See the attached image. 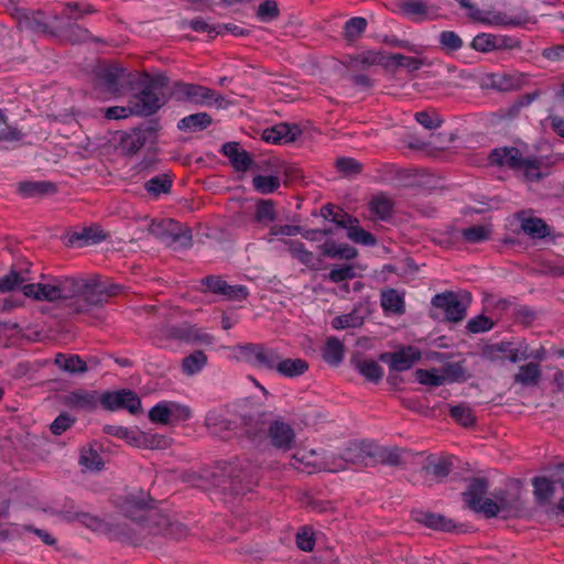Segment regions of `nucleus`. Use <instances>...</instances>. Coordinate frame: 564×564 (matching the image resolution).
<instances>
[{"label": "nucleus", "mask_w": 564, "mask_h": 564, "mask_svg": "<svg viewBox=\"0 0 564 564\" xmlns=\"http://www.w3.org/2000/svg\"><path fill=\"white\" fill-rule=\"evenodd\" d=\"M358 372L371 382H379L382 379L383 371L379 364L371 359H359L354 361Z\"/></svg>", "instance_id": "obj_46"}, {"label": "nucleus", "mask_w": 564, "mask_h": 564, "mask_svg": "<svg viewBox=\"0 0 564 564\" xmlns=\"http://www.w3.org/2000/svg\"><path fill=\"white\" fill-rule=\"evenodd\" d=\"M424 468L434 477L443 479L449 475L452 470V463L447 458H437L434 460H430Z\"/></svg>", "instance_id": "obj_63"}, {"label": "nucleus", "mask_w": 564, "mask_h": 564, "mask_svg": "<svg viewBox=\"0 0 564 564\" xmlns=\"http://www.w3.org/2000/svg\"><path fill=\"white\" fill-rule=\"evenodd\" d=\"M54 281L56 290V301H63L61 307L68 313L66 303L70 301H76L77 299L80 297V290H83V280L75 278H64L62 280L55 279Z\"/></svg>", "instance_id": "obj_24"}, {"label": "nucleus", "mask_w": 564, "mask_h": 564, "mask_svg": "<svg viewBox=\"0 0 564 564\" xmlns=\"http://www.w3.org/2000/svg\"><path fill=\"white\" fill-rule=\"evenodd\" d=\"M300 134V129L293 124L279 123L267 128L261 132V140L272 144H285L295 141Z\"/></svg>", "instance_id": "obj_22"}, {"label": "nucleus", "mask_w": 564, "mask_h": 564, "mask_svg": "<svg viewBox=\"0 0 564 564\" xmlns=\"http://www.w3.org/2000/svg\"><path fill=\"white\" fill-rule=\"evenodd\" d=\"M488 488L489 485L486 478H473L466 491L463 492V498L470 510L482 513L486 518H494L497 517L498 511L494 500L484 499Z\"/></svg>", "instance_id": "obj_9"}, {"label": "nucleus", "mask_w": 564, "mask_h": 564, "mask_svg": "<svg viewBox=\"0 0 564 564\" xmlns=\"http://www.w3.org/2000/svg\"><path fill=\"white\" fill-rule=\"evenodd\" d=\"M80 297L66 303L68 314H82L90 306H101L107 303V293L104 283L98 280L85 281L82 283Z\"/></svg>", "instance_id": "obj_12"}, {"label": "nucleus", "mask_w": 564, "mask_h": 564, "mask_svg": "<svg viewBox=\"0 0 564 564\" xmlns=\"http://www.w3.org/2000/svg\"><path fill=\"white\" fill-rule=\"evenodd\" d=\"M347 236L350 240H352L356 243H360L364 246H373L376 245V238L373 235L357 224H350L347 228Z\"/></svg>", "instance_id": "obj_59"}, {"label": "nucleus", "mask_w": 564, "mask_h": 564, "mask_svg": "<svg viewBox=\"0 0 564 564\" xmlns=\"http://www.w3.org/2000/svg\"><path fill=\"white\" fill-rule=\"evenodd\" d=\"M106 238V235L100 229H94L91 227L83 229L80 232H74L69 242L74 243L75 241L83 240L85 243H97Z\"/></svg>", "instance_id": "obj_64"}, {"label": "nucleus", "mask_w": 564, "mask_h": 564, "mask_svg": "<svg viewBox=\"0 0 564 564\" xmlns=\"http://www.w3.org/2000/svg\"><path fill=\"white\" fill-rule=\"evenodd\" d=\"M155 336L160 340H180L184 343H205L212 344L213 336L200 333L198 328L191 325L188 322H183L178 325H171L169 323L162 324L156 327Z\"/></svg>", "instance_id": "obj_10"}, {"label": "nucleus", "mask_w": 564, "mask_h": 564, "mask_svg": "<svg viewBox=\"0 0 564 564\" xmlns=\"http://www.w3.org/2000/svg\"><path fill=\"white\" fill-rule=\"evenodd\" d=\"M413 518L416 522L434 530L451 532L455 528L452 519L438 513L419 510L413 512Z\"/></svg>", "instance_id": "obj_28"}, {"label": "nucleus", "mask_w": 564, "mask_h": 564, "mask_svg": "<svg viewBox=\"0 0 564 564\" xmlns=\"http://www.w3.org/2000/svg\"><path fill=\"white\" fill-rule=\"evenodd\" d=\"M66 36L67 39L73 43H84V42H87V41H93V42H96V43H100L102 42L101 39L99 37H96V36H93L90 34V32L78 25V24H69L67 28H66Z\"/></svg>", "instance_id": "obj_55"}, {"label": "nucleus", "mask_w": 564, "mask_h": 564, "mask_svg": "<svg viewBox=\"0 0 564 564\" xmlns=\"http://www.w3.org/2000/svg\"><path fill=\"white\" fill-rule=\"evenodd\" d=\"M220 152L228 158L231 166L237 172H247V151L240 150L239 142H226L221 145Z\"/></svg>", "instance_id": "obj_33"}, {"label": "nucleus", "mask_w": 564, "mask_h": 564, "mask_svg": "<svg viewBox=\"0 0 564 564\" xmlns=\"http://www.w3.org/2000/svg\"><path fill=\"white\" fill-rule=\"evenodd\" d=\"M438 43L446 53L456 52L463 46V40L454 31H442L438 35Z\"/></svg>", "instance_id": "obj_57"}, {"label": "nucleus", "mask_w": 564, "mask_h": 564, "mask_svg": "<svg viewBox=\"0 0 564 564\" xmlns=\"http://www.w3.org/2000/svg\"><path fill=\"white\" fill-rule=\"evenodd\" d=\"M368 22L362 17H355L346 21L344 25V35L348 41L358 39L365 31Z\"/></svg>", "instance_id": "obj_56"}, {"label": "nucleus", "mask_w": 564, "mask_h": 564, "mask_svg": "<svg viewBox=\"0 0 564 564\" xmlns=\"http://www.w3.org/2000/svg\"><path fill=\"white\" fill-rule=\"evenodd\" d=\"M358 448H347L344 455L337 456L333 453H318L315 449L299 451L290 460V466L302 473L313 474L316 471L337 473L344 470L348 466V462H352L351 453Z\"/></svg>", "instance_id": "obj_3"}, {"label": "nucleus", "mask_w": 564, "mask_h": 564, "mask_svg": "<svg viewBox=\"0 0 564 564\" xmlns=\"http://www.w3.org/2000/svg\"><path fill=\"white\" fill-rule=\"evenodd\" d=\"M257 1L258 0H249V2L253 3L256 17L259 21L271 22L279 17L280 10L275 0H262L256 4Z\"/></svg>", "instance_id": "obj_44"}, {"label": "nucleus", "mask_w": 564, "mask_h": 564, "mask_svg": "<svg viewBox=\"0 0 564 564\" xmlns=\"http://www.w3.org/2000/svg\"><path fill=\"white\" fill-rule=\"evenodd\" d=\"M226 218L228 225L234 227H242L247 220V199L245 197V188L237 187L226 204Z\"/></svg>", "instance_id": "obj_16"}, {"label": "nucleus", "mask_w": 564, "mask_h": 564, "mask_svg": "<svg viewBox=\"0 0 564 564\" xmlns=\"http://www.w3.org/2000/svg\"><path fill=\"white\" fill-rule=\"evenodd\" d=\"M278 218L275 203L272 199L258 198L254 200V213L252 221L267 227Z\"/></svg>", "instance_id": "obj_31"}, {"label": "nucleus", "mask_w": 564, "mask_h": 564, "mask_svg": "<svg viewBox=\"0 0 564 564\" xmlns=\"http://www.w3.org/2000/svg\"><path fill=\"white\" fill-rule=\"evenodd\" d=\"M421 358V352L413 346L404 347L394 352L381 354L379 359L389 364V367L394 371H405Z\"/></svg>", "instance_id": "obj_17"}, {"label": "nucleus", "mask_w": 564, "mask_h": 564, "mask_svg": "<svg viewBox=\"0 0 564 564\" xmlns=\"http://www.w3.org/2000/svg\"><path fill=\"white\" fill-rule=\"evenodd\" d=\"M451 416L460 425L465 427L473 426L476 422V416L470 406L465 403L449 406Z\"/></svg>", "instance_id": "obj_51"}, {"label": "nucleus", "mask_w": 564, "mask_h": 564, "mask_svg": "<svg viewBox=\"0 0 564 564\" xmlns=\"http://www.w3.org/2000/svg\"><path fill=\"white\" fill-rule=\"evenodd\" d=\"M470 46L480 53H490L494 51H510L521 47V42L509 35L503 34H491V33H479L477 34Z\"/></svg>", "instance_id": "obj_14"}, {"label": "nucleus", "mask_w": 564, "mask_h": 564, "mask_svg": "<svg viewBox=\"0 0 564 564\" xmlns=\"http://www.w3.org/2000/svg\"><path fill=\"white\" fill-rule=\"evenodd\" d=\"M79 517V523L94 532H102L107 534L111 540L119 541L121 543L122 539H127L122 528L118 527L117 523H109L98 516L88 512H83V514Z\"/></svg>", "instance_id": "obj_19"}, {"label": "nucleus", "mask_w": 564, "mask_h": 564, "mask_svg": "<svg viewBox=\"0 0 564 564\" xmlns=\"http://www.w3.org/2000/svg\"><path fill=\"white\" fill-rule=\"evenodd\" d=\"M321 215L325 219L330 220L332 223H334L337 227L345 228V229L348 226H350V224H357L358 223L357 218H354L350 215L346 214L343 209H339V208L335 209V207L332 206L330 204L325 205L321 209Z\"/></svg>", "instance_id": "obj_42"}, {"label": "nucleus", "mask_w": 564, "mask_h": 564, "mask_svg": "<svg viewBox=\"0 0 564 564\" xmlns=\"http://www.w3.org/2000/svg\"><path fill=\"white\" fill-rule=\"evenodd\" d=\"M488 86L499 91H511L520 89L523 84V77L518 73H494L488 75Z\"/></svg>", "instance_id": "obj_25"}, {"label": "nucleus", "mask_w": 564, "mask_h": 564, "mask_svg": "<svg viewBox=\"0 0 564 564\" xmlns=\"http://www.w3.org/2000/svg\"><path fill=\"white\" fill-rule=\"evenodd\" d=\"M308 369V364L301 358H286L282 359L280 357V360L278 362V366L275 370L283 377L288 378H294L302 376L305 373V371Z\"/></svg>", "instance_id": "obj_39"}, {"label": "nucleus", "mask_w": 564, "mask_h": 564, "mask_svg": "<svg viewBox=\"0 0 564 564\" xmlns=\"http://www.w3.org/2000/svg\"><path fill=\"white\" fill-rule=\"evenodd\" d=\"M542 377V370L539 364L529 362L519 367L518 372L513 376L514 383L523 387L536 386Z\"/></svg>", "instance_id": "obj_36"}, {"label": "nucleus", "mask_w": 564, "mask_h": 564, "mask_svg": "<svg viewBox=\"0 0 564 564\" xmlns=\"http://www.w3.org/2000/svg\"><path fill=\"white\" fill-rule=\"evenodd\" d=\"M533 492L540 503L546 502L554 494L553 482L545 477H536L533 479Z\"/></svg>", "instance_id": "obj_53"}, {"label": "nucleus", "mask_w": 564, "mask_h": 564, "mask_svg": "<svg viewBox=\"0 0 564 564\" xmlns=\"http://www.w3.org/2000/svg\"><path fill=\"white\" fill-rule=\"evenodd\" d=\"M175 220L172 218H164L161 220H152L148 227V231L151 236L163 242L166 236L170 234Z\"/></svg>", "instance_id": "obj_61"}, {"label": "nucleus", "mask_w": 564, "mask_h": 564, "mask_svg": "<svg viewBox=\"0 0 564 564\" xmlns=\"http://www.w3.org/2000/svg\"><path fill=\"white\" fill-rule=\"evenodd\" d=\"M199 477L212 481L214 486L221 487L224 492H228L234 498L245 496L246 471L239 458L220 462L213 470H207Z\"/></svg>", "instance_id": "obj_5"}, {"label": "nucleus", "mask_w": 564, "mask_h": 564, "mask_svg": "<svg viewBox=\"0 0 564 564\" xmlns=\"http://www.w3.org/2000/svg\"><path fill=\"white\" fill-rule=\"evenodd\" d=\"M54 365L70 375L85 373L88 371V366L78 355H67L58 352L55 355Z\"/></svg>", "instance_id": "obj_32"}, {"label": "nucleus", "mask_w": 564, "mask_h": 564, "mask_svg": "<svg viewBox=\"0 0 564 564\" xmlns=\"http://www.w3.org/2000/svg\"><path fill=\"white\" fill-rule=\"evenodd\" d=\"M200 284L204 286L202 292H210L228 301L247 297L246 286L230 285L220 275H207L200 281Z\"/></svg>", "instance_id": "obj_15"}, {"label": "nucleus", "mask_w": 564, "mask_h": 564, "mask_svg": "<svg viewBox=\"0 0 564 564\" xmlns=\"http://www.w3.org/2000/svg\"><path fill=\"white\" fill-rule=\"evenodd\" d=\"M18 192L23 197H43L57 193V186L50 181H24L18 184Z\"/></svg>", "instance_id": "obj_26"}, {"label": "nucleus", "mask_w": 564, "mask_h": 564, "mask_svg": "<svg viewBox=\"0 0 564 564\" xmlns=\"http://www.w3.org/2000/svg\"><path fill=\"white\" fill-rule=\"evenodd\" d=\"M271 444L282 451H290L295 443V433L292 426L283 421L276 420L269 426Z\"/></svg>", "instance_id": "obj_21"}, {"label": "nucleus", "mask_w": 564, "mask_h": 564, "mask_svg": "<svg viewBox=\"0 0 564 564\" xmlns=\"http://www.w3.org/2000/svg\"><path fill=\"white\" fill-rule=\"evenodd\" d=\"M90 82L95 91L113 97L121 95L123 83H133L127 69L115 63H98L91 70Z\"/></svg>", "instance_id": "obj_7"}, {"label": "nucleus", "mask_w": 564, "mask_h": 564, "mask_svg": "<svg viewBox=\"0 0 564 564\" xmlns=\"http://www.w3.org/2000/svg\"><path fill=\"white\" fill-rule=\"evenodd\" d=\"M371 455L384 465L398 466L402 463V451L399 448L380 447Z\"/></svg>", "instance_id": "obj_60"}, {"label": "nucleus", "mask_w": 564, "mask_h": 564, "mask_svg": "<svg viewBox=\"0 0 564 564\" xmlns=\"http://www.w3.org/2000/svg\"><path fill=\"white\" fill-rule=\"evenodd\" d=\"M22 293L35 301H56L55 283H28L22 288Z\"/></svg>", "instance_id": "obj_34"}, {"label": "nucleus", "mask_w": 564, "mask_h": 564, "mask_svg": "<svg viewBox=\"0 0 564 564\" xmlns=\"http://www.w3.org/2000/svg\"><path fill=\"white\" fill-rule=\"evenodd\" d=\"M369 209L377 219L388 220L392 215L393 203L384 194H378L369 202Z\"/></svg>", "instance_id": "obj_41"}, {"label": "nucleus", "mask_w": 564, "mask_h": 564, "mask_svg": "<svg viewBox=\"0 0 564 564\" xmlns=\"http://www.w3.org/2000/svg\"><path fill=\"white\" fill-rule=\"evenodd\" d=\"M522 230L532 238L549 236V226L540 218H527L521 224Z\"/></svg>", "instance_id": "obj_52"}, {"label": "nucleus", "mask_w": 564, "mask_h": 564, "mask_svg": "<svg viewBox=\"0 0 564 564\" xmlns=\"http://www.w3.org/2000/svg\"><path fill=\"white\" fill-rule=\"evenodd\" d=\"M170 97L174 98L176 101L191 102L200 106L217 104L221 107L225 101V98L220 94H217L208 87L181 80L173 84Z\"/></svg>", "instance_id": "obj_8"}, {"label": "nucleus", "mask_w": 564, "mask_h": 564, "mask_svg": "<svg viewBox=\"0 0 564 564\" xmlns=\"http://www.w3.org/2000/svg\"><path fill=\"white\" fill-rule=\"evenodd\" d=\"M247 425L243 403H232L224 411H209L205 417V426L213 436L224 441L231 440L240 427Z\"/></svg>", "instance_id": "obj_4"}, {"label": "nucleus", "mask_w": 564, "mask_h": 564, "mask_svg": "<svg viewBox=\"0 0 564 564\" xmlns=\"http://www.w3.org/2000/svg\"><path fill=\"white\" fill-rule=\"evenodd\" d=\"M28 279H25L21 272L15 269H11L8 274L0 278V293H10L20 290L25 286Z\"/></svg>", "instance_id": "obj_47"}, {"label": "nucleus", "mask_w": 564, "mask_h": 564, "mask_svg": "<svg viewBox=\"0 0 564 564\" xmlns=\"http://www.w3.org/2000/svg\"><path fill=\"white\" fill-rule=\"evenodd\" d=\"M469 302V293H464L459 297L458 294L452 291L435 294L431 300V304L434 307L444 312L446 321L454 323L460 322L465 318Z\"/></svg>", "instance_id": "obj_11"}, {"label": "nucleus", "mask_w": 564, "mask_h": 564, "mask_svg": "<svg viewBox=\"0 0 564 564\" xmlns=\"http://www.w3.org/2000/svg\"><path fill=\"white\" fill-rule=\"evenodd\" d=\"M213 118L207 112H197L184 117L177 122V129L181 131H202L210 126Z\"/></svg>", "instance_id": "obj_37"}, {"label": "nucleus", "mask_w": 564, "mask_h": 564, "mask_svg": "<svg viewBox=\"0 0 564 564\" xmlns=\"http://www.w3.org/2000/svg\"><path fill=\"white\" fill-rule=\"evenodd\" d=\"M169 83L170 78L165 74L140 73L132 83L139 87V91L129 99L133 116L149 117L160 110L166 104L163 89Z\"/></svg>", "instance_id": "obj_2"}, {"label": "nucleus", "mask_w": 564, "mask_h": 564, "mask_svg": "<svg viewBox=\"0 0 564 564\" xmlns=\"http://www.w3.org/2000/svg\"><path fill=\"white\" fill-rule=\"evenodd\" d=\"M251 184L253 189L262 195H269L276 192L281 186V174H251Z\"/></svg>", "instance_id": "obj_35"}, {"label": "nucleus", "mask_w": 564, "mask_h": 564, "mask_svg": "<svg viewBox=\"0 0 564 564\" xmlns=\"http://www.w3.org/2000/svg\"><path fill=\"white\" fill-rule=\"evenodd\" d=\"M173 180L170 174L163 173L150 178L144 184L145 191L152 196L169 194L172 189Z\"/></svg>", "instance_id": "obj_43"}, {"label": "nucleus", "mask_w": 564, "mask_h": 564, "mask_svg": "<svg viewBox=\"0 0 564 564\" xmlns=\"http://www.w3.org/2000/svg\"><path fill=\"white\" fill-rule=\"evenodd\" d=\"M381 306L383 311L393 314L404 313V300L398 291L390 289L381 294Z\"/></svg>", "instance_id": "obj_49"}, {"label": "nucleus", "mask_w": 564, "mask_h": 564, "mask_svg": "<svg viewBox=\"0 0 564 564\" xmlns=\"http://www.w3.org/2000/svg\"><path fill=\"white\" fill-rule=\"evenodd\" d=\"M460 235L468 243H479L489 239L490 229L484 225H476L462 229Z\"/></svg>", "instance_id": "obj_54"}, {"label": "nucleus", "mask_w": 564, "mask_h": 564, "mask_svg": "<svg viewBox=\"0 0 564 564\" xmlns=\"http://www.w3.org/2000/svg\"><path fill=\"white\" fill-rule=\"evenodd\" d=\"M13 17L17 20L20 31H31L43 34H54L50 26L42 20L43 12H31L24 9H17Z\"/></svg>", "instance_id": "obj_20"}, {"label": "nucleus", "mask_w": 564, "mask_h": 564, "mask_svg": "<svg viewBox=\"0 0 564 564\" xmlns=\"http://www.w3.org/2000/svg\"><path fill=\"white\" fill-rule=\"evenodd\" d=\"M249 172L251 174H281L282 162L276 156H265L258 161H254L249 156Z\"/></svg>", "instance_id": "obj_40"}, {"label": "nucleus", "mask_w": 564, "mask_h": 564, "mask_svg": "<svg viewBox=\"0 0 564 564\" xmlns=\"http://www.w3.org/2000/svg\"><path fill=\"white\" fill-rule=\"evenodd\" d=\"M520 170L523 171L524 177L530 182H535L543 177L541 172V161L536 158L524 156Z\"/></svg>", "instance_id": "obj_62"}, {"label": "nucleus", "mask_w": 564, "mask_h": 564, "mask_svg": "<svg viewBox=\"0 0 564 564\" xmlns=\"http://www.w3.org/2000/svg\"><path fill=\"white\" fill-rule=\"evenodd\" d=\"M399 9L403 15L417 21L426 18L430 6L426 0H402Z\"/></svg>", "instance_id": "obj_38"}, {"label": "nucleus", "mask_w": 564, "mask_h": 564, "mask_svg": "<svg viewBox=\"0 0 564 564\" xmlns=\"http://www.w3.org/2000/svg\"><path fill=\"white\" fill-rule=\"evenodd\" d=\"M476 20L494 26H519L527 22L528 17L527 14L512 17L501 11H488L486 13L480 11L479 18Z\"/></svg>", "instance_id": "obj_27"}, {"label": "nucleus", "mask_w": 564, "mask_h": 564, "mask_svg": "<svg viewBox=\"0 0 564 564\" xmlns=\"http://www.w3.org/2000/svg\"><path fill=\"white\" fill-rule=\"evenodd\" d=\"M79 464L88 469L101 470L104 460L99 453L93 447L83 448L80 451Z\"/></svg>", "instance_id": "obj_58"}, {"label": "nucleus", "mask_w": 564, "mask_h": 564, "mask_svg": "<svg viewBox=\"0 0 564 564\" xmlns=\"http://www.w3.org/2000/svg\"><path fill=\"white\" fill-rule=\"evenodd\" d=\"M99 402L107 411L124 409L133 415L142 412L141 399L130 389L106 391L99 397Z\"/></svg>", "instance_id": "obj_13"}, {"label": "nucleus", "mask_w": 564, "mask_h": 564, "mask_svg": "<svg viewBox=\"0 0 564 564\" xmlns=\"http://www.w3.org/2000/svg\"><path fill=\"white\" fill-rule=\"evenodd\" d=\"M192 239L191 228L175 220L174 226L162 243L173 249L189 248Z\"/></svg>", "instance_id": "obj_29"}, {"label": "nucleus", "mask_w": 564, "mask_h": 564, "mask_svg": "<svg viewBox=\"0 0 564 564\" xmlns=\"http://www.w3.org/2000/svg\"><path fill=\"white\" fill-rule=\"evenodd\" d=\"M99 398L97 391L77 389L63 397V403L72 409L93 411L97 408Z\"/></svg>", "instance_id": "obj_23"}, {"label": "nucleus", "mask_w": 564, "mask_h": 564, "mask_svg": "<svg viewBox=\"0 0 564 564\" xmlns=\"http://www.w3.org/2000/svg\"><path fill=\"white\" fill-rule=\"evenodd\" d=\"M249 355L254 358L258 367L269 370H275L280 360V355L276 350L265 348L262 345L249 344Z\"/></svg>", "instance_id": "obj_30"}, {"label": "nucleus", "mask_w": 564, "mask_h": 564, "mask_svg": "<svg viewBox=\"0 0 564 564\" xmlns=\"http://www.w3.org/2000/svg\"><path fill=\"white\" fill-rule=\"evenodd\" d=\"M207 364V356L203 350H195L182 360V371L192 376L197 373Z\"/></svg>", "instance_id": "obj_50"}, {"label": "nucleus", "mask_w": 564, "mask_h": 564, "mask_svg": "<svg viewBox=\"0 0 564 564\" xmlns=\"http://www.w3.org/2000/svg\"><path fill=\"white\" fill-rule=\"evenodd\" d=\"M523 159L524 156L522 152L516 147L495 148L488 156L491 165L506 167L512 171H520Z\"/></svg>", "instance_id": "obj_18"}, {"label": "nucleus", "mask_w": 564, "mask_h": 564, "mask_svg": "<svg viewBox=\"0 0 564 564\" xmlns=\"http://www.w3.org/2000/svg\"><path fill=\"white\" fill-rule=\"evenodd\" d=\"M285 243L289 247L290 254L297 259L302 264L314 268L315 267V256L313 252L307 250L303 242L295 240H286Z\"/></svg>", "instance_id": "obj_48"}, {"label": "nucleus", "mask_w": 564, "mask_h": 564, "mask_svg": "<svg viewBox=\"0 0 564 564\" xmlns=\"http://www.w3.org/2000/svg\"><path fill=\"white\" fill-rule=\"evenodd\" d=\"M344 358V344L336 337H329L323 349V359L333 366H337Z\"/></svg>", "instance_id": "obj_45"}, {"label": "nucleus", "mask_w": 564, "mask_h": 564, "mask_svg": "<svg viewBox=\"0 0 564 564\" xmlns=\"http://www.w3.org/2000/svg\"><path fill=\"white\" fill-rule=\"evenodd\" d=\"M115 507L124 518L131 520L135 528L127 523H117L122 528L127 539L122 543L133 546L141 545L148 538L163 535L173 540L188 536L189 529L176 518L156 507L149 492L137 490L118 496Z\"/></svg>", "instance_id": "obj_1"}, {"label": "nucleus", "mask_w": 564, "mask_h": 564, "mask_svg": "<svg viewBox=\"0 0 564 564\" xmlns=\"http://www.w3.org/2000/svg\"><path fill=\"white\" fill-rule=\"evenodd\" d=\"M160 129L159 120L151 119L129 131H117L115 135L116 148L126 156L135 155L145 145L152 149L158 142Z\"/></svg>", "instance_id": "obj_6"}]
</instances>
